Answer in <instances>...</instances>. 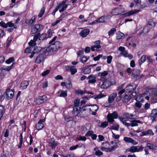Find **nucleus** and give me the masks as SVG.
<instances>
[{
	"label": "nucleus",
	"instance_id": "f257e3e1",
	"mask_svg": "<svg viewBox=\"0 0 157 157\" xmlns=\"http://www.w3.org/2000/svg\"><path fill=\"white\" fill-rule=\"evenodd\" d=\"M79 100L75 99L74 101V106L73 108V110L72 111V113L75 116H78V114L80 113L81 110V106L79 107Z\"/></svg>",
	"mask_w": 157,
	"mask_h": 157
},
{
	"label": "nucleus",
	"instance_id": "f03ea898",
	"mask_svg": "<svg viewBox=\"0 0 157 157\" xmlns=\"http://www.w3.org/2000/svg\"><path fill=\"white\" fill-rule=\"evenodd\" d=\"M118 117L117 113L116 111L112 113H109L107 116V121L109 123L113 122L114 121V119H117Z\"/></svg>",
	"mask_w": 157,
	"mask_h": 157
},
{
	"label": "nucleus",
	"instance_id": "7ed1b4c3",
	"mask_svg": "<svg viewBox=\"0 0 157 157\" xmlns=\"http://www.w3.org/2000/svg\"><path fill=\"white\" fill-rule=\"evenodd\" d=\"M43 28V27L42 25L39 24H36L32 27L31 33L33 34L38 33Z\"/></svg>",
	"mask_w": 157,
	"mask_h": 157
},
{
	"label": "nucleus",
	"instance_id": "20e7f679",
	"mask_svg": "<svg viewBox=\"0 0 157 157\" xmlns=\"http://www.w3.org/2000/svg\"><path fill=\"white\" fill-rule=\"evenodd\" d=\"M47 97L46 95L39 96L36 100V102L38 105L45 102L47 101Z\"/></svg>",
	"mask_w": 157,
	"mask_h": 157
},
{
	"label": "nucleus",
	"instance_id": "39448f33",
	"mask_svg": "<svg viewBox=\"0 0 157 157\" xmlns=\"http://www.w3.org/2000/svg\"><path fill=\"white\" fill-rule=\"evenodd\" d=\"M65 1H63L59 3L57 6L59 9V12H61L66 10L69 4H66Z\"/></svg>",
	"mask_w": 157,
	"mask_h": 157
},
{
	"label": "nucleus",
	"instance_id": "423d86ee",
	"mask_svg": "<svg viewBox=\"0 0 157 157\" xmlns=\"http://www.w3.org/2000/svg\"><path fill=\"white\" fill-rule=\"evenodd\" d=\"M124 9L123 8H117L113 10L111 12V14L113 15H117L123 12Z\"/></svg>",
	"mask_w": 157,
	"mask_h": 157
},
{
	"label": "nucleus",
	"instance_id": "0eeeda50",
	"mask_svg": "<svg viewBox=\"0 0 157 157\" xmlns=\"http://www.w3.org/2000/svg\"><path fill=\"white\" fill-rule=\"evenodd\" d=\"M43 50L44 52H45V51H46L48 52L56 51L57 50V49L56 47V46L54 43L50 45L49 47L46 48V49H44Z\"/></svg>",
	"mask_w": 157,
	"mask_h": 157
},
{
	"label": "nucleus",
	"instance_id": "6e6552de",
	"mask_svg": "<svg viewBox=\"0 0 157 157\" xmlns=\"http://www.w3.org/2000/svg\"><path fill=\"white\" fill-rule=\"evenodd\" d=\"M45 54L43 53L39 55L36 59L35 63H36L39 64L44 61L46 55Z\"/></svg>",
	"mask_w": 157,
	"mask_h": 157
},
{
	"label": "nucleus",
	"instance_id": "1a4fd4ad",
	"mask_svg": "<svg viewBox=\"0 0 157 157\" xmlns=\"http://www.w3.org/2000/svg\"><path fill=\"white\" fill-rule=\"evenodd\" d=\"M14 95V92L13 90H10V88L7 89L6 91V96L8 100L12 98Z\"/></svg>",
	"mask_w": 157,
	"mask_h": 157
},
{
	"label": "nucleus",
	"instance_id": "9d476101",
	"mask_svg": "<svg viewBox=\"0 0 157 157\" xmlns=\"http://www.w3.org/2000/svg\"><path fill=\"white\" fill-rule=\"evenodd\" d=\"M157 117V108L153 109L151 111L149 117L152 120V122L155 121Z\"/></svg>",
	"mask_w": 157,
	"mask_h": 157
},
{
	"label": "nucleus",
	"instance_id": "9b49d317",
	"mask_svg": "<svg viewBox=\"0 0 157 157\" xmlns=\"http://www.w3.org/2000/svg\"><path fill=\"white\" fill-rule=\"evenodd\" d=\"M45 121L44 119H40L36 124L35 128L38 130L42 129L44 127V125L43 124Z\"/></svg>",
	"mask_w": 157,
	"mask_h": 157
},
{
	"label": "nucleus",
	"instance_id": "f8f14e48",
	"mask_svg": "<svg viewBox=\"0 0 157 157\" xmlns=\"http://www.w3.org/2000/svg\"><path fill=\"white\" fill-rule=\"evenodd\" d=\"M49 145L52 149H54L58 145V142L54 140L53 139L51 138L49 140Z\"/></svg>",
	"mask_w": 157,
	"mask_h": 157
},
{
	"label": "nucleus",
	"instance_id": "ddd939ff",
	"mask_svg": "<svg viewBox=\"0 0 157 157\" xmlns=\"http://www.w3.org/2000/svg\"><path fill=\"white\" fill-rule=\"evenodd\" d=\"M96 77L97 76L96 75H90L87 78V79H89L88 82L92 84L95 83L96 82L95 79L96 78Z\"/></svg>",
	"mask_w": 157,
	"mask_h": 157
},
{
	"label": "nucleus",
	"instance_id": "4468645a",
	"mask_svg": "<svg viewBox=\"0 0 157 157\" xmlns=\"http://www.w3.org/2000/svg\"><path fill=\"white\" fill-rule=\"evenodd\" d=\"M109 16H103L97 20V22L100 23L107 22L109 21Z\"/></svg>",
	"mask_w": 157,
	"mask_h": 157
},
{
	"label": "nucleus",
	"instance_id": "2eb2a0df",
	"mask_svg": "<svg viewBox=\"0 0 157 157\" xmlns=\"http://www.w3.org/2000/svg\"><path fill=\"white\" fill-rule=\"evenodd\" d=\"M124 140L127 143H132L134 145L136 144L137 143V142L135 141L133 139L129 137H124Z\"/></svg>",
	"mask_w": 157,
	"mask_h": 157
},
{
	"label": "nucleus",
	"instance_id": "dca6fc26",
	"mask_svg": "<svg viewBox=\"0 0 157 157\" xmlns=\"http://www.w3.org/2000/svg\"><path fill=\"white\" fill-rule=\"evenodd\" d=\"M111 85L110 82L109 81L106 80L103 82L101 87L102 88L106 89L109 87Z\"/></svg>",
	"mask_w": 157,
	"mask_h": 157
},
{
	"label": "nucleus",
	"instance_id": "f3484780",
	"mask_svg": "<svg viewBox=\"0 0 157 157\" xmlns=\"http://www.w3.org/2000/svg\"><path fill=\"white\" fill-rule=\"evenodd\" d=\"M66 69L67 70L71 71V75L74 74L77 71V69L74 66H67L66 67Z\"/></svg>",
	"mask_w": 157,
	"mask_h": 157
},
{
	"label": "nucleus",
	"instance_id": "a211bd4d",
	"mask_svg": "<svg viewBox=\"0 0 157 157\" xmlns=\"http://www.w3.org/2000/svg\"><path fill=\"white\" fill-rule=\"evenodd\" d=\"M44 49H46V48H42L40 47L36 46L34 49V53H38L42 51L44 53L46 54L48 52L46 51H45V52L43 51V50Z\"/></svg>",
	"mask_w": 157,
	"mask_h": 157
},
{
	"label": "nucleus",
	"instance_id": "6ab92c4d",
	"mask_svg": "<svg viewBox=\"0 0 157 157\" xmlns=\"http://www.w3.org/2000/svg\"><path fill=\"white\" fill-rule=\"evenodd\" d=\"M90 30L88 29H85L82 30L80 33V35L82 37H84L89 34L90 33Z\"/></svg>",
	"mask_w": 157,
	"mask_h": 157
},
{
	"label": "nucleus",
	"instance_id": "aec40b11",
	"mask_svg": "<svg viewBox=\"0 0 157 157\" xmlns=\"http://www.w3.org/2000/svg\"><path fill=\"white\" fill-rule=\"evenodd\" d=\"M117 94L115 93H113L109 96L108 99V102L109 103H112L114 101L115 98L117 97Z\"/></svg>",
	"mask_w": 157,
	"mask_h": 157
},
{
	"label": "nucleus",
	"instance_id": "412c9836",
	"mask_svg": "<svg viewBox=\"0 0 157 157\" xmlns=\"http://www.w3.org/2000/svg\"><path fill=\"white\" fill-rule=\"evenodd\" d=\"M29 84V82L28 81H24L21 84L20 88L21 89L24 90L27 88Z\"/></svg>",
	"mask_w": 157,
	"mask_h": 157
},
{
	"label": "nucleus",
	"instance_id": "4be33fe9",
	"mask_svg": "<svg viewBox=\"0 0 157 157\" xmlns=\"http://www.w3.org/2000/svg\"><path fill=\"white\" fill-rule=\"evenodd\" d=\"M140 11V10H131L126 13H124L125 15L126 16H129L131 15H132L133 14L137 13Z\"/></svg>",
	"mask_w": 157,
	"mask_h": 157
},
{
	"label": "nucleus",
	"instance_id": "5701e85b",
	"mask_svg": "<svg viewBox=\"0 0 157 157\" xmlns=\"http://www.w3.org/2000/svg\"><path fill=\"white\" fill-rule=\"evenodd\" d=\"M137 86H136L134 88L132 85H129L126 87V89L127 92L130 93L132 91H134Z\"/></svg>",
	"mask_w": 157,
	"mask_h": 157
},
{
	"label": "nucleus",
	"instance_id": "b1692460",
	"mask_svg": "<svg viewBox=\"0 0 157 157\" xmlns=\"http://www.w3.org/2000/svg\"><path fill=\"white\" fill-rule=\"evenodd\" d=\"M140 74V71L137 69H134L132 72V76L135 77L138 76Z\"/></svg>",
	"mask_w": 157,
	"mask_h": 157
},
{
	"label": "nucleus",
	"instance_id": "393cba45",
	"mask_svg": "<svg viewBox=\"0 0 157 157\" xmlns=\"http://www.w3.org/2000/svg\"><path fill=\"white\" fill-rule=\"evenodd\" d=\"M131 97L130 96L126 95L124 97L123 101L124 103H127L131 99Z\"/></svg>",
	"mask_w": 157,
	"mask_h": 157
},
{
	"label": "nucleus",
	"instance_id": "a878e982",
	"mask_svg": "<svg viewBox=\"0 0 157 157\" xmlns=\"http://www.w3.org/2000/svg\"><path fill=\"white\" fill-rule=\"evenodd\" d=\"M90 66H87L86 67H84L82 70L84 74H89L91 72L90 68H89Z\"/></svg>",
	"mask_w": 157,
	"mask_h": 157
},
{
	"label": "nucleus",
	"instance_id": "bb28decb",
	"mask_svg": "<svg viewBox=\"0 0 157 157\" xmlns=\"http://www.w3.org/2000/svg\"><path fill=\"white\" fill-rule=\"evenodd\" d=\"M137 147L135 146H132L130 147L129 149H126L125 152H130L132 153H134L137 152Z\"/></svg>",
	"mask_w": 157,
	"mask_h": 157
},
{
	"label": "nucleus",
	"instance_id": "cd10ccee",
	"mask_svg": "<svg viewBox=\"0 0 157 157\" xmlns=\"http://www.w3.org/2000/svg\"><path fill=\"white\" fill-rule=\"evenodd\" d=\"M141 123V122L140 121L134 119L131 121L130 124L132 127H134L138 126L137 123Z\"/></svg>",
	"mask_w": 157,
	"mask_h": 157
},
{
	"label": "nucleus",
	"instance_id": "c85d7f7f",
	"mask_svg": "<svg viewBox=\"0 0 157 157\" xmlns=\"http://www.w3.org/2000/svg\"><path fill=\"white\" fill-rule=\"evenodd\" d=\"M94 150L95 151V155L98 156H100L101 155H102L103 154L102 152L98 150V147H96L94 148Z\"/></svg>",
	"mask_w": 157,
	"mask_h": 157
},
{
	"label": "nucleus",
	"instance_id": "c756f323",
	"mask_svg": "<svg viewBox=\"0 0 157 157\" xmlns=\"http://www.w3.org/2000/svg\"><path fill=\"white\" fill-rule=\"evenodd\" d=\"M149 25L146 26L143 29L142 32L140 33V34L141 35L142 33H147V32L151 29V27H148Z\"/></svg>",
	"mask_w": 157,
	"mask_h": 157
},
{
	"label": "nucleus",
	"instance_id": "7c9ffc66",
	"mask_svg": "<svg viewBox=\"0 0 157 157\" xmlns=\"http://www.w3.org/2000/svg\"><path fill=\"white\" fill-rule=\"evenodd\" d=\"M146 56L145 55H143L141 57L139 63V64L140 66L146 60Z\"/></svg>",
	"mask_w": 157,
	"mask_h": 157
},
{
	"label": "nucleus",
	"instance_id": "2f4dec72",
	"mask_svg": "<svg viewBox=\"0 0 157 157\" xmlns=\"http://www.w3.org/2000/svg\"><path fill=\"white\" fill-rule=\"evenodd\" d=\"M5 109L4 107L2 105L0 106V120L2 119L3 114L5 113Z\"/></svg>",
	"mask_w": 157,
	"mask_h": 157
},
{
	"label": "nucleus",
	"instance_id": "473e14b6",
	"mask_svg": "<svg viewBox=\"0 0 157 157\" xmlns=\"http://www.w3.org/2000/svg\"><path fill=\"white\" fill-rule=\"evenodd\" d=\"M67 91L61 90V93L59 95L60 97H65L67 96Z\"/></svg>",
	"mask_w": 157,
	"mask_h": 157
},
{
	"label": "nucleus",
	"instance_id": "72a5a7b5",
	"mask_svg": "<svg viewBox=\"0 0 157 157\" xmlns=\"http://www.w3.org/2000/svg\"><path fill=\"white\" fill-rule=\"evenodd\" d=\"M136 100L137 101L135 103V106L139 108H140L141 107L142 104L140 103V101L138 100L137 97L136 98Z\"/></svg>",
	"mask_w": 157,
	"mask_h": 157
},
{
	"label": "nucleus",
	"instance_id": "f704fd0d",
	"mask_svg": "<svg viewBox=\"0 0 157 157\" xmlns=\"http://www.w3.org/2000/svg\"><path fill=\"white\" fill-rule=\"evenodd\" d=\"M124 37V34L120 32H119L117 33V39H122Z\"/></svg>",
	"mask_w": 157,
	"mask_h": 157
},
{
	"label": "nucleus",
	"instance_id": "c9c22d12",
	"mask_svg": "<svg viewBox=\"0 0 157 157\" xmlns=\"http://www.w3.org/2000/svg\"><path fill=\"white\" fill-rule=\"evenodd\" d=\"M147 25H149L148 27H151L152 28L153 27H154L155 25V24L154 22L152 20H149L148 21V24Z\"/></svg>",
	"mask_w": 157,
	"mask_h": 157
},
{
	"label": "nucleus",
	"instance_id": "e433bc0d",
	"mask_svg": "<svg viewBox=\"0 0 157 157\" xmlns=\"http://www.w3.org/2000/svg\"><path fill=\"white\" fill-rule=\"evenodd\" d=\"M100 41L99 40H97L94 42V43L96 44L94 45V47H95L97 48H101V46L100 45Z\"/></svg>",
	"mask_w": 157,
	"mask_h": 157
},
{
	"label": "nucleus",
	"instance_id": "4c0bfd02",
	"mask_svg": "<svg viewBox=\"0 0 157 157\" xmlns=\"http://www.w3.org/2000/svg\"><path fill=\"white\" fill-rule=\"evenodd\" d=\"M46 38H47L46 34L45 33L42 34L39 36V40H43Z\"/></svg>",
	"mask_w": 157,
	"mask_h": 157
},
{
	"label": "nucleus",
	"instance_id": "58836bf2",
	"mask_svg": "<svg viewBox=\"0 0 157 157\" xmlns=\"http://www.w3.org/2000/svg\"><path fill=\"white\" fill-rule=\"evenodd\" d=\"M7 26L9 27H13L14 28L16 29L17 27L16 25H15L13 23L9 22L7 23Z\"/></svg>",
	"mask_w": 157,
	"mask_h": 157
},
{
	"label": "nucleus",
	"instance_id": "ea45409f",
	"mask_svg": "<svg viewBox=\"0 0 157 157\" xmlns=\"http://www.w3.org/2000/svg\"><path fill=\"white\" fill-rule=\"evenodd\" d=\"M151 100L152 102L153 103L157 102V94L151 98Z\"/></svg>",
	"mask_w": 157,
	"mask_h": 157
},
{
	"label": "nucleus",
	"instance_id": "a19ab883",
	"mask_svg": "<svg viewBox=\"0 0 157 157\" xmlns=\"http://www.w3.org/2000/svg\"><path fill=\"white\" fill-rule=\"evenodd\" d=\"M56 47L57 50H58L62 46V44L59 41H57L55 42Z\"/></svg>",
	"mask_w": 157,
	"mask_h": 157
},
{
	"label": "nucleus",
	"instance_id": "79ce46f5",
	"mask_svg": "<svg viewBox=\"0 0 157 157\" xmlns=\"http://www.w3.org/2000/svg\"><path fill=\"white\" fill-rule=\"evenodd\" d=\"M45 9L44 7H43L41 9L40 12L39 13L38 15V16L39 17H41L43 15V14L45 12Z\"/></svg>",
	"mask_w": 157,
	"mask_h": 157
},
{
	"label": "nucleus",
	"instance_id": "37998d69",
	"mask_svg": "<svg viewBox=\"0 0 157 157\" xmlns=\"http://www.w3.org/2000/svg\"><path fill=\"white\" fill-rule=\"evenodd\" d=\"M116 29L115 28L112 29L109 32V35L110 36L112 35L116 32Z\"/></svg>",
	"mask_w": 157,
	"mask_h": 157
},
{
	"label": "nucleus",
	"instance_id": "c03bdc74",
	"mask_svg": "<svg viewBox=\"0 0 157 157\" xmlns=\"http://www.w3.org/2000/svg\"><path fill=\"white\" fill-rule=\"evenodd\" d=\"M147 146L150 149L152 150L154 148V146L152 144L150 143L147 144Z\"/></svg>",
	"mask_w": 157,
	"mask_h": 157
},
{
	"label": "nucleus",
	"instance_id": "a18cd8bd",
	"mask_svg": "<svg viewBox=\"0 0 157 157\" xmlns=\"http://www.w3.org/2000/svg\"><path fill=\"white\" fill-rule=\"evenodd\" d=\"M113 57L112 56L110 55L107 57V63L108 64H110L112 61Z\"/></svg>",
	"mask_w": 157,
	"mask_h": 157
},
{
	"label": "nucleus",
	"instance_id": "49530a36",
	"mask_svg": "<svg viewBox=\"0 0 157 157\" xmlns=\"http://www.w3.org/2000/svg\"><path fill=\"white\" fill-rule=\"evenodd\" d=\"M118 147V146L117 144L115 145L114 146L111 147L109 148L110 152L114 151Z\"/></svg>",
	"mask_w": 157,
	"mask_h": 157
},
{
	"label": "nucleus",
	"instance_id": "de8ad7c7",
	"mask_svg": "<svg viewBox=\"0 0 157 157\" xmlns=\"http://www.w3.org/2000/svg\"><path fill=\"white\" fill-rule=\"evenodd\" d=\"M40 35V33H38L35 34L34 36L33 40L36 42L38 38L39 39V36Z\"/></svg>",
	"mask_w": 157,
	"mask_h": 157
},
{
	"label": "nucleus",
	"instance_id": "09e8293b",
	"mask_svg": "<svg viewBox=\"0 0 157 157\" xmlns=\"http://www.w3.org/2000/svg\"><path fill=\"white\" fill-rule=\"evenodd\" d=\"M108 124L107 122L104 121L101 123L100 125V127L103 128H105L108 125Z\"/></svg>",
	"mask_w": 157,
	"mask_h": 157
},
{
	"label": "nucleus",
	"instance_id": "8fccbe9b",
	"mask_svg": "<svg viewBox=\"0 0 157 157\" xmlns=\"http://www.w3.org/2000/svg\"><path fill=\"white\" fill-rule=\"evenodd\" d=\"M108 74V72L107 71H104L102 73H100L99 74V75L101 76H106Z\"/></svg>",
	"mask_w": 157,
	"mask_h": 157
},
{
	"label": "nucleus",
	"instance_id": "3c124183",
	"mask_svg": "<svg viewBox=\"0 0 157 157\" xmlns=\"http://www.w3.org/2000/svg\"><path fill=\"white\" fill-rule=\"evenodd\" d=\"M29 44L31 46H34L36 45V43L33 40H31L29 42Z\"/></svg>",
	"mask_w": 157,
	"mask_h": 157
},
{
	"label": "nucleus",
	"instance_id": "603ef678",
	"mask_svg": "<svg viewBox=\"0 0 157 157\" xmlns=\"http://www.w3.org/2000/svg\"><path fill=\"white\" fill-rule=\"evenodd\" d=\"M12 67V65L10 66L3 67L2 70H5L8 71H9Z\"/></svg>",
	"mask_w": 157,
	"mask_h": 157
},
{
	"label": "nucleus",
	"instance_id": "864d4df0",
	"mask_svg": "<svg viewBox=\"0 0 157 157\" xmlns=\"http://www.w3.org/2000/svg\"><path fill=\"white\" fill-rule=\"evenodd\" d=\"M88 59H87L85 56H83L81 59V61L83 63L86 62Z\"/></svg>",
	"mask_w": 157,
	"mask_h": 157
},
{
	"label": "nucleus",
	"instance_id": "5fc2aeb1",
	"mask_svg": "<svg viewBox=\"0 0 157 157\" xmlns=\"http://www.w3.org/2000/svg\"><path fill=\"white\" fill-rule=\"evenodd\" d=\"M103 55L102 54H100L98 55L97 56L94 58L93 59L94 61H98V60L100 58L102 57Z\"/></svg>",
	"mask_w": 157,
	"mask_h": 157
},
{
	"label": "nucleus",
	"instance_id": "6e6d98bb",
	"mask_svg": "<svg viewBox=\"0 0 157 157\" xmlns=\"http://www.w3.org/2000/svg\"><path fill=\"white\" fill-rule=\"evenodd\" d=\"M14 60V59L13 57H10L8 59L6 60V63H7L9 64L12 62Z\"/></svg>",
	"mask_w": 157,
	"mask_h": 157
},
{
	"label": "nucleus",
	"instance_id": "4d7b16f0",
	"mask_svg": "<svg viewBox=\"0 0 157 157\" xmlns=\"http://www.w3.org/2000/svg\"><path fill=\"white\" fill-rule=\"evenodd\" d=\"M0 25L2 27L6 28H7V24L5 23L4 22L2 21L0 22Z\"/></svg>",
	"mask_w": 157,
	"mask_h": 157
},
{
	"label": "nucleus",
	"instance_id": "13d9d810",
	"mask_svg": "<svg viewBox=\"0 0 157 157\" xmlns=\"http://www.w3.org/2000/svg\"><path fill=\"white\" fill-rule=\"evenodd\" d=\"M105 96L102 93H100L98 95H97L96 97L94 98L95 99L101 98L103 97H105Z\"/></svg>",
	"mask_w": 157,
	"mask_h": 157
},
{
	"label": "nucleus",
	"instance_id": "bf43d9fd",
	"mask_svg": "<svg viewBox=\"0 0 157 157\" xmlns=\"http://www.w3.org/2000/svg\"><path fill=\"white\" fill-rule=\"evenodd\" d=\"M136 116L133 114H129V119L131 120H134L136 119Z\"/></svg>",
	"mask_w": 157,
	"mask_h": 157
},
{
	"label": "nucleus",
	"instance_id": "052dcab7",
	"mask_svg": "<svg viewBox=\"0 0 157 157\" xmlns=\"http://www.w3.org/2000/svg\"><path fill=\"white\" fill-rule=\"evenodd\" d=\"M50 72V70H47L45 71H44L42 74V75L43 76H44L47 75L48 74H49V73Z\"/></svg>",
	"mask_w": 157,
	"mask_h": 157
},
{
	"label": "nucleus",
	"instance_id": "680f3d73",
	"mask_svg": "<svg viewBox=\"0 0 157 157\" xmlns=\"http://www.w3.org/2000/svg\"><path fill=\"white\" fill-rule=\"evenodd\" d=\"M136 147H137V152L142 151L144 149V147L141 145L140 146H136Z\"/></svg>",
	"mask_w": 157,
	"mask_h": 157
},
{
	"label": "nucleus",
	"instance_id": "e2e57ef3",
	"mask_svg": "<svg viewBox=\"0 0 157 157\" xmlns=\"http://www.w3.org/2000/svg\"><path fill=\"white\" fill-rule=\"evenodd\" d=\"M129 114L128 113H125L123 114V117H124V119H128Z\"/></svg>",
	"mask_w": 157,
	"mask_h": 157
},
{
	"label": "nucleus",
	"instance_id": "0e129e2a",
	"mask_svg": "<svg viewBox=\"0 0 157 157\" xmlns=\"http://www.w3.org/2000/svg\"><path fill=\"white\" fill-rule=\"evenodd\" d=\"M147 135L151 136L153 135H154V133L153 132L152 130L151 129L147 130Z\"/></svg>",
	"mask_w": 157,
	"mask_h": 157
},
{
	"label": "nucleus",
	"instance_id": "69168bd1",
	"mask_svg": "<svg viewBox=\"0 0 157 157\" xmlns=\"http://www.w3.org/2000/svg\"><path fill=\"white\" fill-rule=\"evenodd\" d=\"M66 87L67 89H71L72 88V86L71 82H70L66 85Z\"/></svg>",
	"mask_w": 157,
	"mask_h": 157
},
{
	"label": "nucleus",
	"instance_id": "338daca9",
	"mask_svg": "<svg viewBox=\"0 0 157 157\" xmlns=\"http://www.w3.org/2000/svg\"><path fill=\"white\" fill-rule=\"evenodd\" d=\"M47 33L48 37L50 38L52 36V30L51 29H49Z\"/></svg>",
	"mask_w": 157,
	"mask_h": 157
},
{
	"label": "nucleus",
	"instance_id": "774afa93",
	"mask_svg": "<svg viewBox=\"0 0 157 157\" xmlns=\"http://www.w3.org/2000/svg\"><path fill=\"white\" fill-rule=\"evenodd\" d=\"M147 60L149 63H152L153 62V59L151 58V57L149 56H147Z\"/></svg>",
	"mask_w": 157,
	"mask_h": 157
}]
</instances>
